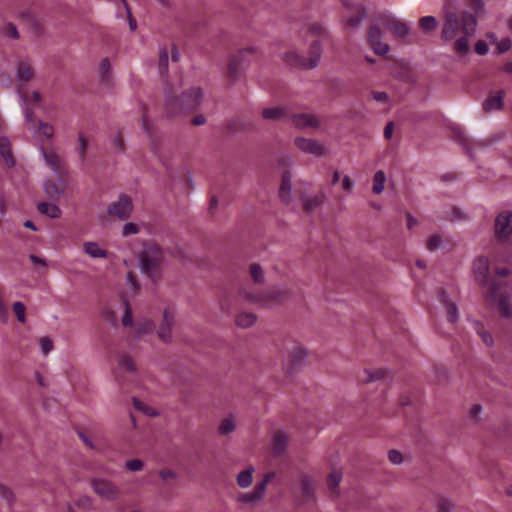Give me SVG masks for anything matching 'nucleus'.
Here are the masks:
<instances>
[{"mask_svg":"<svg viewBox=\"0 0 512 512\" xmlns=\"http://www.w3.org/2000/svg\"><path fill=\"white\" fill-rule=\"evenodd\" d=\"M502 284L497 287V296L494 299H490L489 292H487L486 298L489 303L493 304L498 301V309L502 317L508 318L512 316V302L509 297L501 293Z\"/></svg>","mask_w":512,"mask_h":512,"instance_id":"obj_19","label":"nucleus"},{"mask_svg":"<svg viewBox=\"0 0 512 512\" xmlns=\"http://www.w3.org/2000/svg\"><path fill=\"white\" fill-rule=\"evenodd\" d=\"M419 28L424 34H429L433 32L437 26L438 22L434 16H424L419 19Z\"/></svg>","mask_w":512,"mask_h":512,"instance_id":"obj_38","label":"nucleus"},{"mask_svg":"<svg viewBox=\"0 0 512 512\" xmlns=\"http://www.w3.org/2000/svg\"><path fill=\"white\" fill-rule=\"evenodd\" d=\"M326 201V195L323 191H319L314 195L303 199L304 207L307 211H312L321 206Z\"/></svg>","mask_w":512,"mask_h":512,"instance_id":"obj_29","label":"nucleus"},{"mask_svg":"<svg viewBox=\"0 0 512 512\" xmlns=\"http://www.w3.org/2000/svg\"><path fill=\"white\" fill-rule=\"evenodd\" d=\"M13 310H14V313H15L18 321H20L21 323H24L26 321L24 304L21 302H15L13 304Z\"/></svg>","mask_w":512,"mask_h":512,"instance_id":"obj_49","label":"nucleus"},{"mask_svg":"<svg viewBox=\"0 0 512 512\" xmlns=\"http://www.w3.org/2000/svg\"><path fill=\"white\" fill-rule=\"evenodd\" d=\"M307 350L300 345L294 346L287 356L288 365L293 368H302L307 359Z\"/></svg>","mask_w":512,"mask_h":512,"instance_id":"obj_20","label":"nucleus"},{"mask_svg":"<svg viewBox=\"0 0 512 512\" xmlns=\"http://www.w3.org/2000/svg\"><path fill=\"white\" fill-rule=\"evenodd\" d=\"M162 262L163 253L161 249L156 246L145 249L139 255V267L141 271L152 279H156L159 276Z\"/></svg>","mask_w":512,"mask_h":512,"instance_id":"obj_5","label":"nucleus"},{"mask_svg":"<svg viewBox=\"0 0 512 512\" xmlns=\"http://www.w3.org/2000/svg\"><path fill=\"white\" fill-rule=\"evenodd\" d=\"M495 233L501 239H505L512 234V212L503 211L496 217Z\"/></svg>","mask_w":512,"mask_h":512,"instance_id":"obj_14","label":"nucleus"},{"mask_svg":"<svg viewBox=\"0 0 512 512\" xmlns=\"http://www.w3.org/2000/svg\"><path fill=\"white\" fill-rule=\"evenodd\" d=\"M0 155L8 167L14 166L15 161L11 152V144L6 137H0Z\"/></svg>","mask_w":512,"mask_h":512,"instance_id":"obj_30","label":"nucleus"},{"mask_svg":"<svg viewBox=\"0 0 512 512\" xmlns=\"http://www.w3.org/2000/svg\"><path fill=\"white\" fill-rule=\"evenodd\" d=\"M92 490L101 499L113 502L120 497V488L112 481L103 477H95L90 481Z\"/></svg>","mask_w":512,"mask_h":512,"instance_id":"obj_8","label":"nucleus"},{"mask_svg":"<svg viewBox=\"0 0 512 512\" xmlns=\"http://www.w3.org/2000/svg\"><path fill=\"white\" fill-rule=\"evenodd\" d=\"M38 210L41 214L47 215L50 218H58L61 214V210L57 205L48 202L40 203Z\"/></svg>","mask_w":512,"mask_h":512,"instance_id":"obj_40","label":"nucleus"},{"mask_svg":"<svg viewBox=\"0 0 512 512\" xmlns=\"http://www.w3.org/2000/svg\"><path fill=\"white\" fill-rule=\"evenodd\" d=\"M294 127L298 129L318 128L320 121L318 118L310 113H296L290 118Z\"/></svg>","mask_w":512,"mask_h":512,"instance_id":"obj_18","label":"nucleus"},{"mask_svg":"<svg viewBox=\"0 0 512 512\" xmlns=\"http://www.w3.org/2000/svg\"><path fill=\"white\" fill-rule=\"evenodd\" d=\"M279 196L284 203H290L292 200V175L289 171L282 175Z\"/></svg>","mask_w":512,"mask_h":512,"instance_id":"obj_21","label":"nucleus"},{"mask_svg":"<svg viewBox=\"0 0 512 512\" xmlns=\"http://www.w3.org/2000/svg\"><path fill=\"white\" fill-rule=\"evenodd\" d=\"M372 97L377 102H386L388 100V95L382 91H376L372 93Z\"/></svg>","mask_w":512,"mask_h":512,"instance_id":"obj_64","label":"nucleus"},{"mask_svg":"<svg viewBox=\"0 0 512 512\" xmlns=\"http://www.w3.org/2000/svg\"><path fill=\"white\" fill-rule=\"evenodd\" d=\"M39 151L45 165L50 168L55 174H61L64 169V161L58 154L55 147L39 146Z\"/></svg>","mask_w":512,"mask_h":512,"instance_id":"obj_13","label":"nucleus"},{"mask_svg":"<svg viewBox=\"0 0 512 512\" xmlns=\"http://www.w3.org/2000/svg\"><path fill=\"white\" fill-rule=\"evenodd\" d=\"M257 50L254 47L245 48L233 55L228 63V76L231 80H237L246 70L249 63L255 59Z\"/></svg>","mask_w":512,"mask_h":512,"instance_id":"obj_7","label":"nucleus"},{"mask_svg":"<svg viewBox=\"0 0 512 512\" xmlns=\"http://www.w3.org/2000/svg\"><path fill=\"white\" fill-rule=\"evenodd\" d=\"M138 232H139V227L133 222H128L123 225L121 235L123 237H128L131 235H135Z\"/></svg>","mask_w":512,"mask_h":512,"instance_id":"obj_47","label":"nucleus"},{"mask_svg":"<svg viewBox=\"0 0 512 512\" xmlns=\"http://www.w3.org/2000/svg\"><path fill=\"white\" fill-rule=\"evenodd\" d=\"M474 325H475V329H476L478 335L481 337L483 343L486 346H492L493 345L492 335L488 331H486L484 329V327L479 322H476Z\"/></svg>","mask_w":512,"mask_h":512,"instance_id":"obj_44","label":"nucleus"},{"mask_svg":"<svg viewBox=\"0 0 512 512\" xmlns=\"http://www.w3.org/2000/svg\"><path fill=\"white\" fill-rule=\"evenodd\" d=\"M87 146H88L87 139L85 138V136L83 134H79L78 135V151H79L81 160H84Z\"/></svg>","mask_w":512,"mask_h":512,"instance_id":"obj_52","label":"nucleus"},{"mask_svg":"<svg viewBox=\"0 0 512 512\" xmlns=\"http://www.w3.org/2000/svg\"><path fill=\"white\" fill-rule=\"evenodd\" d=\"M92 504L93 501L89 496H81L77 501V505L83 509H90Z\"/></svg>","mask_w":512,"mask_h":512,"instance_id":"obj_57","label":"nucleus"},{"mask_svg":"<svg viewBox=\"0 0 512 512\" xmlns=\"http://www.w3.org/2000/svg\"><path fill=\"white\" fill-rule=\"evenodd\" d=\"M133 403H134V407L140 411H142L143 413H145L146 415H149V416H155L157 415V412L153 409V408H150L148 407L146 404H144L143 402H141L140 400L138 399H133Z\"/></svg>","mask_w":512,"mask_h":512,"instance_id":"obj_50","label":"nucleus"},{"mask_svg":"<svg viewBox=\"0 0 512 512\" xmlns=\"http://www.w3.org/2000/svg\"><path fill=\"white\" fill-rule=\"evenodd\" d=\"M174 323H175V313L170 309H166L163 312L162 322L157 331L158 337L163 342L168 343L171 341L172 328L174 326Z\"/></svg>","mask_w":512,"mask_h":512,"instance_id":"obj_15","label":"nucleus"},{"mask_svg":"<svg viewBox=\"0 0 512 512\" xmlns=\"http://www.w3.org/2000/svg\"><path fill=\"white\" fill-rule=\"evenodd\" d=\"M135 372L136 365L133 358L128 355L121 356L118 360L117 377H125L126 374H134Z\"/></svg>","mask_w":512,"mask_h":512,"instance_id":"obj_25","label":"nucleus"},{"mask_svg":"<svg viewBox=\"0 0 512 512\" xmlns=\"http://www.w3.org/2000/svg\"><path fill=\"white\" fill-rule=\"evenodd\" d=\"M439 299L444 304L448 320L451 323L457 322L459 318L458 308L455 302H453L445 291L439 293Z\"/></svg>","mask_w":512,"mask_h":512,"instance_id":"obj_24","label":"nucleus"},{"mask_svg":"<svg viewBox=\"0 0 512 512\" xmlns=\"http://www.w3.org/2000/svg\"><path fill=\"white\" fill-rule=\"evenodd\" d=\"M388 458H389L390 462L395 465H399L403 461L402 454L397 450H390L388 452Z\"/></svg>","mask_w":512,"mask_h":512,"instance_id":"obj_55","label":"nucleus"},{"mask_svg":"<svg viewBox=\"0 0 512 512\" xmlns=\"http://www.w3.org/2000/svg\"><path fill=\"white\" fill-rule=\"evenodd\" d=\"M374 21L368 31V40L374 53L377 55H385L389 51V46L381 40V27L391 29L400 38H404L410 33L409 26L390 12L379 14Z\"/></svg>","mask_w":512,"mask_h":512,"instance_id":"obj_2","label":"nucleus"},{"mask_svg":"<svg viewBox=\"0 0 512 512\" xmlns=\"http://www.w3.org/2000/svg\"><path fill=\"white\" fill-rule=\"evenodd\" d=\"M288 444V435L285 432H277L273 437V448L275 452H282Z\"/></svg>","mask_w":512,"mask_h":512,"instance_id":"obj_41","label":"nucleus"},{"mask_svg":"<svg viewBox=\"0 0 512 512\" xmlns=\"http://www.w3.org/2000/svg\"><path fill=\"white\" fill-rule=\"evenodd\" d=\"M272 477H274V473L266 474L263 480L256 485L254 490L238 495L236 499L237 502L247 505H253L260 502L265 497L267 485Z\"/></svg>","mask_w":512,"mask_h":512,"instance_id":"obj_11","label":"nucleus"},{"mask_svg":"<svg viewBox=\"0 0 512 512\" xmlns=\"http://www.w3.org/2000/svg\"><path fill=\"white\" fill-rule=\"evenodd\" d=\"M99 74L102 83L109 84L112 77L111 63L108 58H103L99 63Z\"/></svg>","mask_w":512,"mask_h":512,"instance_id":"obj_37","label":"nucleus"},{"mask_svg":"<svg viewBox=\"0 0 512 512\" xmlns=\"http://www.w3.org/2000/svg\"><path fill=\"white\" fill-rule=\"evenodd\" d=\"M473 274L475 280L488 289L490 299H494L497 296V287L501 283L490 278L489 260L486 257L479 256L474 260Z\"/></svg>","mask_w":512,"mask_h":512,"instance_id":"obj_6","label":"nucleus"},{"mask_svg":"<svg viewBox=\"0 0 512 512\" xmlns=\"http://www.w3.org/2000/svg\"><path fill=\"white\" fill-rule=\"evenodd\" d=\"M0 497L10 502L13 500V493L7 487L0 485Z\"/></svg>","mask_w":512,"mask_h":512,"instance_id":"obj_61","label":"nucleus"},{"mask_svg":"<svg viewBox=\"0 0 512 512\" xmlns=\"http://www.w3.org/2000/svg\"><path fill=\"white\" fill-rule=\"evenodd\" d=\"M253 473L254 468L252 466H249L245 470L241 471L237 475V484L239 487L243 489L250 487L253 482Z\"/></svg>","mask_w":512,"mask_h":512,"instance_id":"obj_35","label":"nucleus"},{"mask_svg":"<svg viewBox=\"0 0 512 512\" xmlns=\"http://www.w3.org/2000/svg\"><path fill=\"white\" fill-rule=\"evenodd\" d=\"M2 35L7 39L18 40L20 38L19 31L15 24L9 22L2 29Z\"/></svg>","mask_w":512,"mask_h":512,"instance_id":"obj_43","label":"nucleus"},{"mask_svg":"<svg viewBox=\"0 0 512 512\" xmlns=\"http://www.w3.org/2000/svg\"><path fill=\"white\" fill-rule=\"evenodd\" d=\"M117 2L119 4H121L125 10L131 31H135L137 28V23H136V20L132 16V12H131V9H130L127 1L126 0H117Z\"/></svg>","mask_w":512,"mask_h":512,"instance_id":"obj_46","label":"nucleus"},{"mask_svg":"<svg viewBox=\"0 0 512 512\" xmlns=\"http://www.w3.org/2000/svg\"><path fill=\"white\" fill-rule=\"evenodd\" d=\"M476 17L469 12H448L441 27V40L453 42L455 53L465 56L471 51V39L477 32Z\"/></svg>","mask_w":512,"mask_h":512,"instance_id":"obj_1","label":"nucleus"},{"mask_svg":"<svg viewBox=\"0 0 512 512\" xmlns=\"http://www.w3.org/2000/svg\"><path fill=\"white\" fill-rule=\"evenodd\" d=\"M294 143L301 152L315 157L326 156L329 152L324 143L312 138L296 137Z\"/></svg>","mask_w":512,"mask_h":512,"instance_id":"obj_12","label":"nucleus"},{"mask_svg":"<svg viewBox=\"0 0 512 512\" xmlns=\"http://www.w3.org/2000/svg\"><path fill=\"white\" fill-rule=\"evenodd\" d=\"M301 492L304 498H311L314 495V480L311 476L303 474L300 477Z\"/></svg>","mask_w":512,"mask_h":512,"instance_id":"obj_31","label":"nucleus"},{"mask_svg":"<svg viewBox=\"0 0 512 512\" xmlns=\"http://www.w3.org/2000/svg\"><path fill=\"white\" fill-rule=\"evenodd\" d=\"M250 276L252 280L257 284H262L265 281L264 271L258 264H252L250 266Z\"/></svg>","mask_w":512,"mask_h":512,"instance_id":"obj_42","label":"nucleus"},{"mask_svg":"<svg viewBox=\"0 0 512 512\" xmlns=\"http://www.w3.org/2000/svg\"><path fill=\"white\" fill-rule=\"evenodd\" d=\"M452 511H453V505L449 500L441 499L439 501V512H452Z\"/></svg>","mask_w":512,"mask_h":512,"instance_id":"obj_59","label":"nucleus"},{"mask_svg":"<svg viewBox=\"0 0 512 512\" xmlns=\"http://www.w3.org/2000/svg\"><path fill=\"white\" fill-rule=\"evenodd\" d=\"M321 57V46L318 41H314L310 46L309 56L306 58L300 55L296 50H289L281 55L282 61L288 66L299 69H314Z\"/></svg>","mask_w":512,"mask_h":512,"instance_id":"obj_4","label":"nucleus"},{"mask_svg":"<svg viewBox=\"0 0 512 512\" xmlns=\"http://www.w3.org/2000/svg\"><path fill=\"white\" fill-rule=\"evenodd\" d=\"M488 45L483 40H479L475 44V51L479 55H485L488 52Z\"/></svg>","mask_w":512,"mask_h":512,"instance_id":"obj_60","label":"nucleus"},{"mask_svg":"<svg viewBox=\"0 0 512 512\" xmlns=\"http://www.w3.org/2000/svg\"><path fill=\"white\" fill-rule=\"evenodd\" d=\"M386 174L384 171L379 170L375 172L373 176V186L372 191L374 194H381L385 189V183H386Z\"/></svg>","mask_w":512,"mask_h":512,"instance_id":"obj_39","label":"nucleus"},{"mask_svg":"<svg viewBox=\"0 0 512 512\" xmlns=\"http://www.w3.org/2000/svg\"><path fill=\"white\" fill-rule=\"evenodd\" d=\"M39 345H40V349L42 351V353L44 355L48 354L49 352H51L53 350V341L48 338V337H42L40 338L39 340Z\"/></svg>","mask_w":512,"mask_h":512,"instance_id":"obj_51","label":"nucleus"},{"mask_svg":"<svg viewBox=\"0 0 512 512\" xmlns=\"http://www.w3.org/2000/svg\"><path fill=\"white\" fill-rule=\"evenodd\" d=\"M511 48V40L509 38L502 39L497 42V49L499 53H504Z\"/></svg>","mask_w":512,"mask_h":512,"instance_id":"obj_58","label":"nucleus"},{"mask_svg":"<svg viewBox=\"0 0 512 512\" xmlns=\"http://www.w3.org/2000/svg\"><path fill=\"white\" fill-rule=\"evenodd\" d=\"M341 186H342L343 190H345L347 193L350 194V193H352L355 184L349 175H345V176H343V178L341 180Z\"/></svg>","mask_w":512,"mask_h":512,"instance_id":"obj_54","label":"nucleus"},{"mask_svg":"<svg viewBox=\"0 0 512 512\" xmlns=\"http://www.w3.org/2000/svg\"><path fill=\"white\" fill-rule=\"evenodd\" d=\"M443 244V240L438 235H433L428 240V248L431 251L437 250Z\"/></svg>","mask_w":512,"mask_h":512,"instance_id":"obj_53","label":"nucleus"},{"mask_svg":"<svg viewBox=\"0 0 512 512\" xmlns=\"http://www.w3.org/2000/svg\"><path fill=\"white\" fill-rule=\"evenodd\" d=\"M356 11V16L347 17L345 20L348 29H357L366 18V11L362 6H357Z\"/></svg>","mask_w":512,"mask_h":512,"instance_id":"obj_33","label":"nucleus"},{"mask_svg":"<svg viewBox=\"0 0 512 512\" xmlns=\"http://www.w3.org/2000/svg\"><path fill=\"white\" fill-rule=\"evenodd\" d=\"M286 116V109L283 107H270L262 110V117L267 120H282Z\"/></svg>","mask_w":512,"mask_h":512,"instance_id":"obj_32","label":"nucleus"},{"mask_svg":"<svg viewBox=\"0 0 512 512\" xmlns=\"http://www.w3.org/2000/svg\"><path fill=\"white\" fill-rule=\"evenodd\" d=\"M33 75L32 67L28 61L21 60L18 62L16 77L21 84L30 81L33 78Z\"/></svg>","mask_w":512,"mask_h":512,"instance_id":"obj_26","label":"nucleus"},{"mask_svg":"<svg viewBox=\"0 0 512 512\" xmlns=\"http://www.w3.org/2000/svg\"><path fill=\"white\" fill-rule=\"evenodd\" d=\"M202 96V90L199 87H193L182 94L179 105L182 109H194L199 105Z\"/></svg>","mask_w":512,"mask_h":512,"instance_id":"obj_17","label":"nucleus"},{"mask_svg":"<svg viewBox=\"0 0 512 512\" xmlns=\"http://www.w3.org/2000/svg\"><path fill=\"white\" fill-rule=\"evenodd\" d=\"M133 209V199L129 195L122 193L108 205L107 213L111 217L125 221L131 217Z\"/></svg>","mask_w":512,"mask_h":512,"instance_id":"obj_9","label":"nucleus"},{"mask_svg":"<svg viewBox=\"0 0 512 512\" xmlns=\"http://www.w3.org/2000/svg\"><path fill=\"white\" fill-rule=\"evenodd\" d=\"M30 260L33 262V264L36 266V267H46L47 266V261L44 259V258H40L34 254H31L30 255Z\"/></svg>","mask_w":512,"mask_h":512,"instance_id":"obj_63","label":"nucleus"},{"mask_svg":"<svg viewBox=\"0 0 512 512\" xmlns=\"http://www.w3.org/2000/svg\"><path fill=\"white\" fill-rule=\"evenodd\" d=\"M257 317L251 312H242L236 316L235 323L238 327L249 328L256 323Z\"/></svg>","mask_w":512,"mask_h":512,"instance_id":"obj_34","label":"nucleus"},{"mask_svg":"<svg viewBox=\"0 0 512 512\" xmlns=\"http://www.w3.org/2000/svg\"><path fill=\"white\" fill-rule=\"evenodd\" d=\"M239 296L241 299L259 307L272 308L288 302L293 296V291L290 286L280 284L261 294H252L248 290L243 289L240 291Z\"/></svg>","mask_w":512,"mask_h":512,"instance_id":"obj_3","label":"nucleus"},{"mask_svg":"<svg viewBox=\"0 0 512 512\" xmlns=\"http://www.w3.org/2000/svg\"><path fill=\"white\" fill-rule=\"evenodd\" d=\"M24 114L27 122L28 130H30L36 140L43 146L45 141H49L54 136V127L46 122L38 121L37 123L32 119L31 112L28 108H24Z\"/></svg>","mask_w":512,"mask_h":512,"instance_id":"obj_10","label":"nucleus"},{"mask_svg":"<svg viewBox=\"0 0 512 512\" xmlns=\"http://www.w3.org/2000/svg\"><path fill=\"white\" fill-rule=\"evenodd\" d=\"M83 250L89 257L94 259H106L108 257L107 250L94 241L84 242Z\"/></svg>","mask_w":512,"mask_h":512,"instance_id":"obj_23","label":"nucleus"},{"mask_svg":"<svg viewBox=\"0 0 512 512\" xmlns=\"http://www.w3.org/2000/svg\"><path fill=\"white\" fill-rule=\"evenodd\" d=\"M159 476L163 480H169V479H175L177 475L173 470L164 469L159 472Z\"/></svg>","mask_w":512,"mask_h":512,"instance_id":"obj_62","label":"nucleus"},{"mask_svg":"<svg viewBox=\"0 0 512 512\" xmlns=\"http://www.w3.org/2000/svg\"><path fill=\"white\" fill-rule=\"evenodd\" d=\"M125 467L131 472H138L143 469L144 463L140 459H131L125 462Z\"/></svg>","mask_w":512,"mask_h":512,"instance_id":"obj_48","label":"nucleus"},{"mask_svg":"<svg viewBox=\"0 0 512 512\" xmlns=\"http://www.w3.org/2000/svg\"><path fill=\"white\" fill-rule=\"evenodd\" d=\"M236 426L237 424L234 416H228L220 422L217 431L220 435H229L235 431Z\"/></svg>","mask_w":512,"mask_h":512,"instance_id":"obj_36","label":"nucleus"},{"mask_svg":"<svg viewBox=\"0 0 512 512\" xmlns=\"http://www.w3.org/2000/svg\"><path fill=\"white\" fill-rule=\"evenodd\" d=\"M342 474L338 471H333L328 476V486L332 492H336L341 482Z\"/></svg>","mask_w":512,"mask_h":512,"instance_id":"obj_45","label":"nucleus"},{"mask_svg":"<svg viewBox=\"0 0 512 512\" xmlns=\"http://www.w3.org/2000/svg\"><path fill=\"white\" fill-rule=\"evenodd\" d=\"M385 376V371L383 369H365L358 376V380L361 383H371L382 379Z\"/></svg>","mask_w":512,"mask_h":512,"instance_id":"obj_28","label":"nucleus"},{"mask_svg":"<svg viewBox=\"0 0 512 512\" xmlns=\"http://www.w3.org/2000/svg\"><path fill=\"white\" fill-rule=\"evenodd\" d=\"M121 321H122V325L125 327L132 326V323H133L132 312L128 305L125 306V312H124V315H123Z\"/></svg>","mask_w":512,"mask_h":512,"instance_id":"obj_56","label":"nucleus"},{"mask_svg":"<svg viewBox=\"0 0 512 512\" xmlns=\"http://www.w3.org/2000/svg\"><path fill=\"white\" fill-rule=\"evenodd\" d=\"M169 56H171L173 62H177L180 58V52L173 43L163 46L159 50V68L161 73L166 72L168 68Z\"/></svg>","mask_w":512,"mask_h":512,"instance_id":"obj_16","label":"nucleus"},{"mask_svg":"<svg viewBox=\"0 0 512 512\" xmlns=\"http://www.w3.org/2000/svg\"><path fill=\"white\" fill-rule=\"evenodd\" d=\"M504 91H498L484 101L483 108L485 111L500 110L503 106Z\"/></svg>","mask_w":512,"mask_h":512,"instance_id":"obj_27","label":"nucleus"},{"mask_svg":"<svg viewBox=\"0 0 512 512\" xmlns=\"http://www.w3.org/2000/svg\"><path fill=\"white\" fill-rule=\"evenodd\" d=\"M45 191L50 198H58L65 192L66 182L62 178L47 181L44 185Z\"/></svg>","mask_w":512,"mask_h":512,"instance_id":"obj_22","label":"nucleus"}]
</instances>
